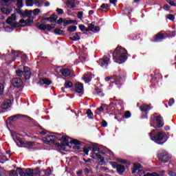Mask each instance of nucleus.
Returning a JSON list of instances; mask_svg holds the SVG:
<instances>
[{"instance_id":"nucleus-1","label":"nucleus","mask_w":176,"mask_h":176,"mask_svg":"<svg viewBox=\"0 0 176 176\" xmlns=\"http://www.w3.org/2000/svg\"><path fill=\"white\" fill-rule=\"evenodd\" d=\"M41 13V10L36 8L34 10H25L23 17H28V19H21L19 23L22 24V27H28L34 23V16H38ZM33 14V15H32Z\"/></svg>"},{"instance_id":"nucleus-2","label":"nucleus","mask_w":176,"mask_h":176,"mask_svg":"<svg viewBox=\"0 0 176 176\" xmlns=\"http://www.w3.org/2000/svg\"><path fill=\"white\" fill-rule=\"evenodd\" d=\"M113 60L118 64H122L127 60V50L122 47H117L113 53Z\"/></svg>"},{"instance_id":"nucleus-3","label":"nucleus","mask_w":176,"mask_h":176,"mask_svg":"<svg viewBox=\"0 0 176 176\" xmlns=\"http://www.w3.org/2000/svg\"><path fill=\"white\" fill-rule=\"evenodd\" d=\"M155 130L151 131V132L149 133L150 138L152 141H154V142H156L157 144H164L166 142V140L162 142L163 140H164V137H166V133H164V131H159L155 135Z\"/></svg>"},{"instance_id":"nucleus-4","label":"nucleus","mask_w":176,"mask_h":176,"mask_svg":"<svg viewBox=\"0 0 176 176\" xmlns=\"http://www.w3.org/2000/svg\"><path fill=\"white\" fill-rule=\"evenodd\" d=\"M16 171L19 173L21 176H41V171L36 168L34 170L31 168H27L25 170V173L23 170V168H16Z\"/></svg>"},{"instance_id":"nucleus-5","label":"nucleus","mask_w":176,"mask_h":176,"mask_svg":"<svg viewBox=\"0 0 176 176\" xmlns=\"http://www.w3.org/2000/svg\"><path fill=\"white\" fill-rule=\"evenodd\" d=\"M16 57H19V52L12 50L10 54H8L7 55L3 54L2 58H5V60H6L7 61L13 63V61L16 60Z\"/></svg>"},{"instance_id":"nucleus-6","label":"nucleus","mask_w":176,"mask_h":176,"mask_svg":"<svg viewBox=\"0 0 176 176\" xmlns=\"http://www.w3.org/2000/svg\"><path fill=\"white\" fill-rule=\"evenodd\" d=\"M60 142L61 144H58L57 146L58 149H60V151H64L65 149V146H68V145H69V142H72V140H71L69 138L64 135L63 139L62 140V141H60Z\"/></svg>"},{"instance_id":"nucleus-7","label":"nucleus","mask_w":176,"mask_h":176,"mask_svg":"<svg viewBox=\"0 0 176 176\" xmlns=\"http://www.w3.org/2000/svg\"><path fill=\"white\" fill-rule=\"evenodd\" d=\"M151 122L152 123H157V127L159 129L164 126V122H163V119L162 117L156 116V114H154L151 116Z\"/></svg>"},{"instance_id":"nucleus-8","label":"nucleus","mask_w":176,"mask_h":176,"mask_svg":"<svg viewBox=\"0 0 176 176\" xmlns=\"http://www.w3.org/2000/svg\"><path fill=\"white\" fill-rule=\"evenodd\" d=\"M158 159L159 161L162 162V163H167V162L171 159V156L168 153H167V151H164L158 155Z\"/></svg>"},{"instance_id":"nucleus-9","label":"nucleus","mask_w":176,"mask_h":176,"mask_svg":"<svg viewBox=\"0 0 176 176\" xmlns=\"http://www.w3.org/2000/svg\"><path fill=\"white\" fill-rule=\"evenodd\" d=\"M111 56L109 54L105 55L103 58L100 59L98 63L101 67H107L109 64Z\"/></svg>"},{"instance_id":"nucleus-10","label":"nucleus","mask_w":176,"mask_h":176,"mask_svg":"<svg viewBox=\"0 0 176 176\" xmlns=\"http://www.w3.org/2000/svg\"><path fill=\"white\" fill-rule=\"evenodd\" d=\"M9 78V72L6 69H0V82L6 80Z\"/></svg>"},{"instance_id":"nucleus-11","label":"nucleus","mask_w":176,"mask_h":176,"mask_svg":"<svg viewBox=\"0 0 176 176\" xmlns=\"http://www.w3.org/2000/svg\"><path fill=\"white\" fill-rule=\"evenodd\" d=\"M162 39H166V32L157 33L153 38V42H160Z\"/></svg>"},{"instance_id":"nucleus-12","label":"nucleus","mask_w":176,"mask_h":176,"mask_svg":"<svg viewBox=\"0 0 176 176\" xmlns=\"http://www.w3.org/2000/svg\"><path fill=\"white\" fill-rule=\"evenodd\" d=\"M112 166L113 168H116L117 171L120 174H123L124 173V170H126V168H124V166L118 164L116 162H113Z\"/></svg>"},{"instance_id":"nucleus-13","label":"nucleus","mask_w":176,"mask_h":176,"mask_svg":"<svg viewBox=\"0 0 176 176\" xmlns=\"http://www.w3.org/2000/svg\"><path fill=\"white\" fill-rule=\"evenodd\" d=\"M43 141L45 144H49L50 145L52 144H54L56 137H54V135H47L43 138Z\"/></svg>"},{"instance_id":"nucleus-14","label":"nucleus","mask_w":176,"mask_h":176,"mask_svg":"<svg viewBox=\"0 0 176 176\" xmlns=\"http://www.w3.org/2000/svg\"><path fill=\"white\" fill-rule=\"evenodd\" d=\"M12 83L14 87H21L23 86V80L19 78L12 79Z\"/></svg>"},{"instance_id":"nucleus-15","label":"nucleus","mask_w":176,"mask_h":176,"mask_svg":"<svg viewBox=\"0 0 176 176\" xmlns=\"http://www.w3.org/2000/svg\"><path fill=\"white\" fill-rule=\"evenodd\" d=\"M37 28H38V30H47L48 31H50V30H53L54 29V26H52L50 25H45L43 23H41L40 25H36Z\"/></svg>"},{"instance_id":"nucleus-16","label":"nucleus","mask_w":176,"mask_h":176,"mask_svg":"<svg viewBox=\"0 0 176 176\" xmlns=\"http://www.w3.org/2000/svg\"><path fill=\"white\" fill-rule=\"evenodd\" d=\"M23 75L26 80L30 79L31 77V72L30 71V67L27 66L23 67Z\"/></svg>"},{"instance_id":"nucleus-17","label":"nucleus","mask_w":176,"mask_h":176,"mask_svg":"<svg viewBox=\"0 0 176 176\" xmlns=\"http://www.w3.org/2000/svg\"><path fill=\"white\" fill-rule=\"evenodd\" d=\"M89 31H91L92 32H98L100 31V27L96 26L94 25V22H92L88 27Z\"/></svg>"},{"instance_id":"nucleus-18","label":"nucleus","mask_w":176,"mask_h":176,"mask_svg":"<svg viewBox=\"0 0 176 176\" xmlns=\"http://www.w3.org/2000/svg\"><path fill=\"white\" fill-rule=\"evenodd\" d=\"M10 105H12V101L9 99H7L4 100V102L1 104V108L3 109H8V108H10Z\"/></svg>"},{"instance_id":"nucleus-19","label":"nucleus","mask_w":176,"mask_h":176,"mask_svg":"<svg viewBox=\"0 0 176 176\" xmlns=\"http://www.w3.org/2000/svg\"><path fill=\"white\" fill-rule=\"evenodd\" d=\"M75 91L79 94L83 93V84L80 82H77L75 87Z\"/></svg>"},{"instance_id":"nucleus-20","label":"nucleus","mask_w":176,"mask_h":176,"mask_svg":"<svg viewBox=\"0 0 176 176\" xmlns=\"http://www.w3.org/2000/svg\"><path fill=\"white\" fill-rule=\"evenodd\" d=\"M76 0H67L66 2L67 8H69V9L75 8V6H76Z\"/></svg>"},{"instance_id":"nucleus-21","label":"nucleus","mask_w":176,"mask_h":176,"mask_svg":"<svg viewBox=\"0 0 176 176\" xmlns=\"http://www.w3.org/2000/svg\"><path fill=\"white\" fill-rule=\"evenodd\" d=\"M16 18H17V16H16V14H12L10 16H9L7 19L6 23L12 24V23H13V21H14V20H16Z\"/></svg>"},{"instance_id":"nucleus-22","label":"nucleus","mask_w":176,"mask_h":176,"mask_svg":"<svg viewBox=\"0 0 176 176\" xmlns=\"http://www.w3.org/2000/svg\"><path fill=\"white\" fill-rule=\"evenodd\" d=\"M22 116H24L25 118H27V116H23L21 114H16L15 116H12L11 117H9L8 118V120H11L12 122H13L14 120H17V119L21 118Z\"/></svg>"},{"instance_id":"nucleus-23","label":"nucleus","mask_w":176,"mask_h":176,"mask_svg":"<svg viewBox=\"0 0 176 176\" xmlns=\"http://www.w3.org/2000/svg\"><path fill=\"white\" fill-rule=\"evenodd\" d=\"M63 76H65V78L69 76V75H71V70L69 69H63L60 71Z\"/></svg>"},{"instance_id":"nucleus-24","label":"nucleus","mask_w":176,"mask_h":176,"mask_svg":"<svg viewBox=\"0 0 176 176\" xmlns=\"http://www.w3.org/2000/svg\"><path fill=\"white\" fill-rule=\"evenodd\" d=\"M91 151H92L93 154V155H91V157H93V159H96V156H94V152H100V147H98V145H94L91 148Z\"/></svg>"},{"instance_id":"nucleus-25","label":"nucleus","mask_w":176,"mask_h":176,"mask_svg":"<svg viewBox=\"0 0 176 176\" xmlns=\"http://www.w3.org/2000/svg\"><path fill=\"white\" fill-rule=\"evenodd\" d=\"M39 82L40 85H47V86L52 85V81L47 78H42L40 80Z\"/></svg>"},{"instance_id":"nucleus-26","label":"nucleus","mask_w":176,"mask_h":176,"mask_svg":"<svg viewBox=\"0 0 176 176\" xmlns=\"http://www.w3.org/2000/svg\"><path fill=\"white\" fill-rule=\"evenodd\" d=\"M150 109H151V106L149 105L142 104L140 107V111H142V112H144L145 113H146V112H148V111H149Z\"/></svg>"},{"instance_id":"nucleus-27","label":"nucleus","mask_w":176,"mask_h":176,"mask_svg":"<svg viewBox=\"0 0 176 176\" xmlns=\"http://www.w3.org/2000/svg\"><path fill=\"white\" fill-rule=\"evenodd\" d=\"M1 11L2 12V13H3L4 14H10V12H12V10H10V8H7V7H3L1 9Z\"/></svg>"},{"instance_id":"nucleus-28","label":"nucleus","mask_w":176,"mask_h":176,"mask_svg":"<svg viewBox=\"0 0 176 176\" xmlns=\"http://www.w3.org/2000/svg\"><path fill=\"white\" fill-rule=\"evenodd\" d=\"M83 80H85V83H89L91 80V74H85L83 77Z\"/></svg>"},{"instance_id":"nucleus-29","label":"nucleus","mask_w":176,"mask_h":176,"mask_svg":"<svg viewBox=\"0 0 176 176\" xmlns=\"http://www.w3.org/2000/svg\"><path fill=\"white\" fill-rule=\"evenodd\" d=\"M138 168H141V164H133V168L132 169V173L135 174V173H137V170H138Z\"/></svg>"},{"instance_id":"nucleus-30","label":"nucleus","mask_w":176,"mask_h":176,"mask_svg":"<svg viewBox=\"0 0 176 176\" xmlns=\"http://www.w3.org/2000/svg\"><path fill=\"white\" fill-rule=\"evenodd\" d=\"M71 41H79L80 39V33H75L72 37H70Z\"/></svg>"},{"instance_id":"nucleus-31","label":"nucleus","mask_w":176,"mask_h":176,"mask_svg":"<svg viewBox=\"0 0 176 176\" xmlns=\"http://www.w3.org/2000/svg\"><path fill=\"white\" fill-rule=\"evenodd\" d=\"M55 137V141H63V139L64 138V135L60 134V133H57L56 135H54Z\"/></svg>"},{"instance_id":"nucleus-32","label":"nucleus","mask_w":176,"mask_h":176,"mask_svg":"<svg viewBox=\"0 0 176 176\" xmlns=\"http://www.w3.org/2000/svg\"><path fill=\"white\" fill-rule=\"evenodd\" d=\"M100 8L102 9V12H104L105 13H107V12H108V9H109V7L107 3L102 4Z\"/></svg>"},{"instance_id":"nucleus-33","label":"nucleus","mask_w":176,"mask_h":176,"mask_svg":"<svg viewBox=\"0 0 176 176\" xmlns=\"http://www.w3.org/2000/svg\"><path fill=\"white\" fill-rule=\"evenodd\" d=\"M72 86H74V84H72V82L71 81H66L65 82V89H69L71 88Z\"/></svg>"},{"instance_id":"nucleus-34","label":"nucleus","mask_w":176,"mask_h":176,"mask_svg":"<svg viewBox=\"0 0 176 176\" xmlns=\"http://www.w3.org/2000/svg\"><path fill=\"white\" fill-rule=\"evenodd\" d=\"M57 18H58L57 15L54 14H52V16H50V21L51 23H53V21L56 22V20H57Z\"/></svg>"},{"instance_id":"nucleus-35","label":"nucleus","mask_w":176,"mask_h":176,"mask_svg":"<svg viewBox=\"0 0 176 176\" xmlns=\"http://www.w3.org/2000/svg\"><path fill=\"white\" fill-rule=\"evenodd\" d=\"M67 31H69V32H75V31H76V26H70L67 28Z\"/></svg>"},{"instance_id":"nucleus-36","label":"nucleus","mask_w":176,"mask_h":176,"mask_svg":"<svg viewBox=\"0 0 176 176\" xmlns=\"http://www.w3.org/2000/svg\"><path fill=\"white\" fill-rule=\"evenodd\" d=\"M79 29L80 30V31H85L86 32L89 31V28H86V26L83 25H80Z\"/></svg>"},{"instance_id":"nucleus-37","label":"nucleus","mask_w":176,"mask_h":176,"mask_svg":"<svg viewBox=\"0 0 176 176\" xmlns=\"http://www.w3.org/2000/svg\"><path fill=\"white\" fill-rule=\"evenodd\" d=\"M87 115L89 119H93V112H91V110L88 109L87 111Z\"/></svg>"},{"instance_id":"nucleus-38","label":"nucleus","mask_w":176,"mask_h":176,"mask_svg":"<svg viewBox=\"0 0 176 176\" xmlns=\"http://www.w3.org/2000/svg\"><path fill=\"white\" fill-rule=\"evenodd\" d=\"M72 23H74V21H71V20L65 21H63V26L67 27V25H68L69 24H72Z\"/></svg>"},{"instance_id":"nucleus-39","label":"nucleus","mask_w":176,"mask_h":176,"mask_svg":"<svg viewBox=\"0 0 176 176\" xmlns=\"http://www.w3.org/2000/svg\"><path fill=\"white\" fill-rule=\"evenodd\" d=\"M63 32H64L60 29H55L54 30V34H56V35H61L63 34Z\"/></svg>"},{"instance_id":"nucleus-40","label":"nucleus","mask_w":176,"mask_h":176,"mask_svg":"<svg viewBox=\"0 0 176 176\" xmlns=\"http://www.w3.org/2000/svg\"><path fill=\"white\" fill-rule=\"evenodd\" d=\"M113 79L115 82H113V83H115V85H118V82H120V80H122V78L118 76H114Z\"/></svg>"},{"instance_id":"nucleus-41","label":"nucleus","mask_w":176,"mask_h":176,"mask_svg":"<svg viewBox=\"0 0 176 176\" xmlns=\"http://www.w3.org/2000/svg\"><path fill=\"white\" fill-rule=\"evenodd\" d=\"M27 6H32L34 5V0H26Z\"/></svg>"},{"instance_id":"nucleus-42","label":"nucleus","mask_w":176,"mask_h":176,"mask_svg":"<svg viewBox=\"0 0 176 176\" xmlns=\"http://www.w3.org/2000/svg\"><path fill=\"white\" fill-rule=\"evenodd\" d=\"M16 6H18V8H23V0H18Z\"/></svg>"},{"instance_id":"nucleus-43","label":"nucleus","mask_w":176,"mask_h":176,"mask_svg":"<svg viewBox=\"0 0 176 176\" xmlns=\"http://www.w3.org/2000/svg\"><path fill=\"white\" fill-rule=\"evenodd\" d=\"M124 116L126 119H129V118H131V113H130V111H126Z\"/></svg>"},{"instance_id":"nucleus-44","label":"nucleus","mask_w":176,"mask_h":176,"mask_svg":"<svg viewBox=\"0 0 176 176\" xmlns=\"http://www.w3.org/2000/svg\"><path fill=\"white\" fill-rule=\"evenodd\" d=\"M10 176H19V173L16 170H12L10 173Z\"/></svg>"},{"instance_id":"nucleus-45","label":"nucleus","mask_w":176,"mask_h":176,"mask_svg":"<svg viewBox=\"0 0 176 176\" xmlns=\"http://www.w3.org/2000/svg\"><path fill=\"white\" fill-rule=\"evenodd\" d=\"M167 19H168V20H174L175 19V16H174V15L169 14L166 16Z\"/></svg>"},{"instance_id":"nucleus-46","label":"nucleus","mask_w":176,"mask_h":176,"mask_svg":"<svg viewBox=\"0 0 176 176\" xmlns=\"http://www.w3.org/2000/svg\"><path fill=\"white\" fill-rule=\"evenodd\" d=\"M95 156H96V157H97V159H100V162H104L102 157L99 153H95Z\"/></svg>"},{"instance_id":"nucleus-47","label":"nucleus","mask_w":176,"mask_h":176,"mask_svg":"<svg viewBox=\"0 0 176 176\" xmlns=\"http://www.w3.org/2000/svg\"><path fill=\"white\" fill-rule=\"evenodd\" d=\"M166 2H168L171 6H176L175 3L173 0H166Z\"/></svg>"},{"instance_id":"nucleus-48","label":"nucleus","mask_w":176,"mask_h":176,"mask_svg":"<svg viewBox=\"0 0 176 176\" xmlns=\"http://www.w3.org/2000/svg\"><path fill=\"white\" fill-rule=\"evenodd\" d=\"M91 151V147H88V148H84V153H85V155H89V151Z\"/></svg>"},{"instance_id":"nucleus-49","label":"nucleus","mask_w":176,"mask_h":176,"mask_svg":"<svg viewBox=\"0 0 176 176\" xmlns=\"http://www.w3.org/2000/svg\"><path fill=\"white\" fill-rule=\"evenodd\" d=\"M56 12L58 14H64V10L61 8H57Z\"/></svg>"},{"instance_id":"nucleus-50","label":"nucleus","mask_w":176,"mask_h":176,"mask_svg":"<svg viewBox=\"0 0 176 176\" xmlns=\"http://www.w3.org/2000/svg\"><path fill=\"white\" fill-rule=\"evenodd\" d=\"M16 72L18 76H21L22 75H24V72L21 70H16Z\"/></svg>"},{"instance_id":"nucleus-51","label":"nucleus","mask_w":176,"mask_h":176,"mask_svg":"<svg viewBox=\"0 0 176 176\" xmlns=\"http://www.w3.org/2000/svg\"><path fill=\"white\" fill-rule=\"evenodd\" d=\"M3 85L0 83V96H2L3 94Z\"/></svg>"},{"instance_id":"nucleus-52","label":"nucleus","mask_w":176,"mask_h":176,"mask_svg":"<svg viewBox=\"0 0 176 176\" xmlns=\"http://www.w3.org/2000/svg\"><path fill=\"white\" fill-rule=\"evenodd\" d=\"M174 102H175V101L174 100V98L170 99L168 102L169 107H173V104H174Z\"/></svg>"},{"instance_id":"nucleus-53","label":"nucleus","mask_w":176,"mask_h":176,"mask_svg":"<svg viewBox=\"0 0 176 176\" xmlns=\"http://www.w3.org/2000/svg\"><path fill=\"white\" fill-rule=\"evenodd\" d=\"M72 142L74 145H80V142H79V140H72Z\"/></svg>"},{"instance_id":"nucleus-54","label":"nucleus","mask_w":176,"mask_h":176,"mask_svg":"<svg viewBox=\"0 0 176 176\" xmlns=\"http://www.w3.org/2000/svg\"><path fill=\"white\" fill-rule=\"evenodd\" d=\"M5 175V170L0 167V176H3Z\"/></svg>"},{"instance_id":"nucleus-55","label":"nucleus","mask_w":176,"mask_h":176,"mask_svg":"<svg viewBox=\"0 0 176 176\" xmlns=\"http://www.w3.org/2000/svg\"><path fill=\"white\" fill-rule=\"evenodd\" d=\"M102 127H107L108 126V123L107 122V121L103 120L102 122Z\"/></svg>"},{"instance_id":"nucleus-56","label":"nucleus","mask_w":176,"mask_h":176,"mask_svg":"<svg viewBox=\"0 0 176 176\" xmlns=\"http://www.w3.org/2000/svg\"><path fill=\"white\" fill-rule=\"evenodd\" d=\"M164 10H170V6H168V4H165L164 6Z\"/></svg>"},{"instance_id":"nucleus-57","label":"nucleus","mask_w":176,"mask_h":176,"mask_svg":"<svg viewBox=\"0 0 176 176\" xmlns=\"http://www.w3.org/2000/svg\"><path fill=\"white\" fill-rule=\"evenodd\" d=\"M77 16H78V17L79 19H82V17H83V12H78Z\"/></svg>"},{"instance_id":"nucleus-58","label":"nucleus","mask_w":176,"mask_h":176,"mask_svg":"<svg viewBox=\"0 0 176 176\" xmlns=\"http://www.w3.org/2000/svg\"><path fill=\"white\" fill-rule=\"evenodd\" d=\"M61 23H64V19H63V18H60L58 21H57V24H61Z\"/></svg>"},{"instance_id":"nucleus-59","label":"nucleus","mask_w":176,"mask_h":176,"mask_svg":"<svg viewBox=\"0 0 176 176\" xmlns=\"http://www.w3.org/2000/svg\"><path fill=\"white\" fill-rule=\"evenodd\" d=\"M84 172L85 174H89L90 173V169L86 168L84 169Z\"/></svg>"},{"instance_id":"nucleus-60","label":"nucleus","mask_w":176,"mask_h":176,"mask_svg":"<svg viewBox=\"0 0 176 176\" xmlns=\"http://www.w3.org/2000/svg\"><path fill=\"white\" fill-rule=\"evenodd\" d=\"M169 176H176L175 172L170 171L168 173Z\"/></svg>"},{"instance_id":"nucleus-61","label":"nucleus","mask_w":176,"mask_h":176,"mask_svg":"<svg viewBox=\"0 0 176 176\" xmlns=\"http://www.w3.org/2000/svg\"><path fill=\"white\" fill-rule=\"evenodd\" d=\"M138 174L139 175H144V170H139L138 171Z\"/></svg>"},{"instance_id":"nucleus-62","label":"nucleus","mask_w":176,"mask_h":176,"mask_svg":"<svg viewBox=\"0 0 176 176\" xmlns=\"http://www.w3.org/2000/svg\"><path fill=\"white\" fill-rule=\"evenodd\" d=\"M110 3L115 5L118 2V0H109Z\"/></svg>"},{"instance_id":"nucleus-63","label":"nucleus","mask_w":176,"mask_h":176,"mask_svg":"<svg viewBox=\"0 0 176 176\" xmlns=\"http://www.w3.org/2000/svg\"><path fill=\"white\" fill-rule=\"evenodd\" d=\"M151 176H160V175L157 174V173H151Z\"/></svg>"},{"instance_id":"nucleus-64","label":"nucleus","mask_w":176,"mask_h":176,"mask_svg":"<svg viewBox=\"0 0 176 176\" xmlns=\"http://www.w3.org/2000/svg\"><path fill=\"white\" fill-rule=\"evenodd\" d=\"M164 173H166L164 170H161V171H160V176H164Z\"/></svg>"}]
</instances>
